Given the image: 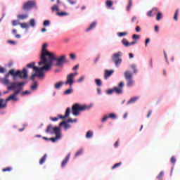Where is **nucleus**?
Here are the masks:
<instances>
[{
	"label": "nucleus",
	"mask_w": 180,
	"mask_h": 180,
	"mask_svg": "<svg viewBox=\"0 0 180 180\" xmlns=\"http://www.w3.org/2000/svg\"><path fill=\"white\" fill-rule=\"evenodd\" d=\"M20 22H19V20H14L12 22L13 26H18V25H20Z\"/></svg>",
	"instance_id": "42"
},
{
	"label": "nucleus",
	"mask_w": 180,
	"mask_h": 180,
	"mask_svg": "<svg viewBox=\"0 0 180 180\" xmlns=\"http://www.w3.org/2000/svg\"><path fill=\"white\" fill-rule=\"evenodd\" d=\"M136 32H137L138 33L141 32V28L140 27V26L136 27Z\"/></svg>",
	"instance_id": "57"
},
{
	"label": "nucleus",
	"mask_w": 180,
	"mask_h": 180,
	"mask_svg": "<svg viewBox=\"0 0 180 180\" xmlns=\"http://www.w3.org/2000/svg\"><path fill=\"white\" fill-rule=\"evenodd\" d=\"M127 35V32H118V36L119 37H123L124 36Z\"/></svg>",
	"instance_id": "40"
},
{
	"label": "nucleus",
	"mask_w": 180,
	"mask_h": 180,
	"mask_svg": "<svg viewBox=\"0 0 180 180\" xmlns=\"http://www.w3.org/2000/svg\"><path fill=\"white\" fill-rule=\"evenodd\" d=\"M179 13V9H176V12L174 13V20H178V14Z\"/></svg>",
	"instance_id": "36"
},
{
	"label": "nucleus",
	"mask_w": 180,
	"mask_h": 180,
	"mask_svg": "<svg viewBox=\"0 0 180 180\" xmlns=\"http://www.w3.org/2000/svg\"><path fill=\"white\" fill-rule=\"evenodd\" d=\"M84 79H85V77L82 76L80 78H79L77 79V82H82V81H84Z\"/></svg>",
	"instance_id": "55"
},
{
	"label": "nucleus",
	"mask_w": 180,
	"mask_h": 180,
	"mask_svg": "<svg viewBox=\"0 0 180 180\" xmlns=\"http://www.w3.org/2000/svg\"><path fill=\"white\" fill-rule=\"evenodd\" d=\"M60 138H58V136H56L55 138H49V141L52 143H56V141L59 140Z\"/></svg>",
	"instance_id": "39"
},
{
	"label": "nucleus",
	"mask_w": 180,
	"mask_h": 180,
	"mask_svg": "<svg viewBox=\"0 0 180 180\" xmlns=\"http://www.w3.org/2000/svg\"><path fill=\"white\" fill-rule=\"evenodd\" d=\"M105 5L107 8H112V6H113V1H112L111 0H107L105 2Z\"/></svg>",
	"instance_id": "26"
},
{
	"label": "nucleus",
	"mask_w": 180,
	"mask_h": 180,
	"mask_svg": "<svg viewBox=\"0 0 180 180\" xmlns=\"http://www.w3.org/2000/svg\"><path fill=\"white\" fill-rule=\"evenodd\" d=\"M20 26L22 29H27L29 28V24L27 22H20Z\"/></svg>",
	"instance_id": "27"
},
{
	"label": "nucleus",
	"mask_w": 180,
	"mask_h": 180,
	"mask_svg": "<svg viewBox=\"0 0 180 180\" xmlns=\"http://www.w3.org/2000/svg\"><path fill=\"white\" fill-rule=\"evenodd\" d=\"M176 162V160L175 158H172L171 159L172 164H175Z\"/></svg>",
	"instance_id": "64"
},
{
	"label": "nucleus",
	"mask_w": 180,
	"mask_h": 180,
	"mask_svg": "<svg viewBox=\"0 0 180 180\" xmlns=\"http://www.w3.org/2000/svg\"><path fill=\"white\" fill-rule=\"evenodd\" d=\"M15 79L16 77L21 78V79H27V69L23 68L22 71L17 70L15 72H14Z\"/></svg>",
	"instance_id": "7"
},
{
	"label": "nucleus",
	"mask_w": 180,
	"mask_h": 180,
	"mask_svg": "<svg viewBox=\"0 0 180 180\" xmlns=\"http://www.w3.org/2000/svg\"><path fill=\"white\" fill-rule=\"evenodd\" d=\"M123 86H124V83L123 82H120L118 86L114 87V91L118 95L123 94Z\"/></svg>",
	"instance_id": "11"
},
{
	"label": "nucleus",
	"mask_w": 180,
	"mask_h": 180,
	"mask_svg": "<svg viewBox=\"0 0 180 180\" xmlns=\"http://www.w3.org/2000/svg\"><path fill=\"white\" fill-rule=\"evenodd\" d=\"M44 161H46V158H41L39 161V164L41 165L44 163Z\"/></svg>",
	"instance_id": "59"
},
{
	"label": "nucleus",
	"mask_w": 180,
	"mask_h": 180,
	"mask_svg": "<svg viewBox=\"0 0 180 180\" xmlns=\"http://www.w3.org/2000/svg\"><path fill=\"white\" fill-rule=\"evenodd\" d=\"M132 39H134V40H139V39H140V35L134 34V35L132 36Z\"/></svg>",
	"instance_id": "52"
},
{
	"label": "nucleus",
	"mask_w": 180,
	"mask_h": 180,
	"mask_svg": "<svg viewBox=\"0 0 180 180\" xmlns=\"http://www.w3.org/2000/svg\"><path fill=\"white\" fill-rule=\"evenodd\" d=\"M70 113H71V108H68L65 115H58V117H59V119H65V117H68V116H70Z\"/></svg>",
	"instance_id": "13"
},
{
	"label": "nucleus",
	"mask_w": 180,
	"mask_h": 180,
	"mask_svg": "<svg viewBox=\"0 0 180 180\" xmlns=\"http://www.w3.org/2000/svg\"><path fill=\"white\" fill-rule=\"evenodd\" d=\"M120 165H122V162H120L114 165L112 167V169H115V168H119Z\"/></svg>",
	"instance_id": "44"
},
{
	"label": "nucleus",
	"mask_w": 180,
	"mask_h": 180,
	"mask_svg": "<svg viewBox=\"0 0 180 180\" xmlns=\"http://www.w3.org/2000/svg\"><path fill=\"white\" fill-rule=\"evenodd\" d=\"M70 58H71V60H75L76 58L75 53H70Z\"/></svg>",
	"instance_id": "54"
},
{
	"label": "nucleus",
	"mask_w": 180,
	"mask_h": 180,
	"mask_svg": "<svg viewBox=\"0 0 180 180\" xmlns=\"http://www.w3.org/2000/svg\"><path fill=\"white\" fill-rule=\"evenodd\" d=\"M67 162H68V159H64L62 162L61 167H64Z\"/></svg>",
	"instance_id": "43"
},
{
	"label": "nucleus",
	"mask_w": 180,
	"mask_h": 180,
	"mask_svg": "<svg viewBox=\"0 0 180 180\" xmlns=\"http://www.w3.org/2000/svg\"><path fill=\"white\" fill-rule=\"evenodd\" d=\"M70 5H75L77 4V0H67Z\"/></svg>",
	"instance_id": "47"
},
{
	"label": "nucleus",
	"mask_w": 180,
	"mask_h": 180,
	"mask_svg": "<svg viewBox=\"0 0 180 180\" xmlns=\"http://www.w3.org/2000/svg\"><path fill=\"white\" fill-rule=\"evenodd\" d=\"M0 72L1 74H4L5 72V68L0 67Z\"/></svg>",
	"instance_id": "61"
},
{
	"label": "nucleus",
	"mask_w": 180,
	"mask_h": 180,
	"mask_svg": "<svg viewBox=\"0 0 180 180\" xmlns=\"http://www.w3.org/2000/svg\"><path fill=\"white\" fill-rule=\"evenodd\" d=\"M51 11L52 12H54V11H57L58 12L59 9H58V6L57 5H54L51 7Z\"/></svg>",
	"instance_id": "37"
},
{
	"label": "nucleus",
	"mask_w": 180,
	"mask_h": 180,
	"mask_svg": "<svg viewBox=\"0 0 180 180\" xmlns=\"http://www.w3.org/2000/svg\"><path fill=\"white\" fill-rule=\"evenodd\" d=\"M64 84L63 82H59L55 84L56 89H60L61 88L62 85Z\"/></svg>",
	"instance_id": "28"
},
{
	"label": "nucleus",
	"mask_w": 180,
	"mask_h": 180,
	"mask_svg": "<svg viewBox=\"0 0 180 180\" xmlns=\"http://www.w3.org/2000/svg\"><path fill=\"white\" fill-rule=\"evenodd\" d=\"M34 65H36V63L34 62H32L27 65V67L28 68H32L35 72L31 75L30 77L31 81H34V78H36L37 77H39V78H41V79L44 78V73L43 72V71H47V70L44 69V66L41 68H37Z\"/></svg>",
	"instance_id": "2"
},
{
	"label": "nucleus",
	"mask_w": 180,
	"mask_h": 180,
	"mask_svg": "<svg viewBox=\"0 0 180 180\" xmlns=\"http://www.w3.org/2000/svg\"><path fill=\"white\" fill-rule=\"evenodd\" d=\"M99 58H101V56L98 55L94 60L95 64H96L97 61H99Z\"/></svg>",
	"instance_id": "60"
},
{
	"label": "nucleus",
	"mask_w": 180,
	"mask_h": 180,
	"mask_svg": "<svg viewBox=\"0 0 180 180\" xmlns=\"http://www.w3.org/2000/svg\"><path fill=\"white\" fill-rule=\"evenodd\" d=\"M95 82L97 86H102V80H101L100 79H96Z\"/></svg>",
	"instance_id": "33"
},
{
	"label": "nucleus",
	"mask_w": 180,
	"mask_h": 180,
	"mask_svg": "<svg viewBox=\"0 0 180 180\" xmlns=\"http://www.w3.org/2000/svg\"><path fill=\"white\" fill-rule=\"evenodd\" d=\"M9 75H12L13 79H15V69L10 70L5 75L4 78H6V79H8Z\"/></svg>",
	"instance_id": "17"
},
{
	"label": "nucleus",
	"mask_w": 180,
	"mask_h": 180,
	"mask_svg": "<svg viewBox=\"0 0 180 180\" xmlns=\"http://www.w3.org/2000/svg\"><path fill=\"white\" fill-rule=\"evenodd\" d=\"M38 86H39V84H37V82H34L33 84L31 85L30 88L32 91H36Z\"/></svg>",
	"instance_id": "24"
},
{
	"label": "nucleus",
	"mask_w": 180,
	"mask_h": 180,
	"mask_svg": "<svg viewBox=\"0 0 180 180\" xmlns=\"http://www.w3.org/2000/svg\"><path fill=\"white\" fill-rule=\"evenodd\" d=\"M56 15H58V16H67L68 15V13L66 12H58Z\"/></svg>",
	"instance_id": "35"
},
{
	"label": "nucleus",
	"mask_w": 180,
	"mask_h": 180,
	"mask_svg": "<svg viewBox=\"0 0 180 180\" xmlns=\"http://www.w3.org/2000/svg\"><path fill=\"white\" fill-rule=\"evenodd\" d=\"M53 125L49 124L46 129V133H51V134H53Z\"/></svg>",
	"instance_id": "22"
},
{
	"label": "nucleus",
	"mask_w": 180,
	"mask_h": 180,
	"mask_svg": "<svg viewBox=\"0 0 180 180\" xmlns=\"http://www.w3.org/2000/svg\"><path fill=\"white\" fill-rule=\"evenodd\" d=\"M158 12V8H154L152 10L149 11L147 13V16L152 17L155 15V14Z\"/></svg>",
	"instance_id": "14"
},
{
	"label": "nucleus",
	"mask_w": 180,
	"mask_h": 180,
	"mask_svg": "<svg viewBox=\"0 0 180 180\" xmlns=\"http://www.w3.org/2000/svg\"><path fill=\"white\" fill-rule=\"evenodd\" d=\"M124 77L127 81V86H133L134 84V80H133V75L130 71L127 70L124 73Z\"/></svg>",
	"instance_id": "6"
},
{
	"label": "nucleus",
	"mask_w": 180,
	"mask_h": 180,
	"mask_svg": "<svg viewBox=\"0 0 180 180\" xmlns=\"http://www.w3.org/2000/svg\"><path fill=\"white\" fill-rule=\"evenodd\" d=\"M3 172H11L12 171V167H6V168H4L2 169Z\"/></svg>",
	"instance_id": "41"
},
{
	"label": "nucleus",
	"mask_w": 180,
	"mask_h": 180,
	"mask_svg": "<svg viewBox=\"0 0 180 180\" xmlns=\"http://www.w3.org/2000/svg\"><path fill=\"white\" fill-rule=\"evenodd\" d=\"M148 43H150V39L149 38L146 39V42H145L146 47H147V44H148Z\"/></svg>",
	"instance_id": "63"
},
{
	"label": "nucleus",
	"mask_w": 180,
	"mask_h": 180,
	"mask_svg": "<svg viewBox=\"0 0 180 180\" xmlns=\"http://www.w3.org/2000/svg\"><path fill=\"white\" fill-rule=\"evenodd\" d=\"M133 6V3L131 2V0H129V4L127 7V11H130V8Z\"/></svg>",
	"instance_id": "38"
},
{
	"label": "nucleus",
	"mask_w": 180,
	"mask_h": 180,
	"mask_svg": "<svg viewBox=\"0 0 180 180\" xmlns=\"http://www.w3.org/2000/svg\"><path fill=\"white\" fill-rule=\"evenodd\" d=\"M65 84V85H70V86H72V84H74V75L72 73L68 75L67 80Z\"/></svg>",
	"instance_id": "12"
},
{
	"label": "nucleus",
	"mask_w": 180,
	"mask_h": 180,
	"mask_svg": "<svg viewBox=\"0 0 180 180\" xmlns=\"http://www.w3.org/2000/svg\"><path fill=\"white\" fill-rule=\"evenodd\" d=\"M77 119L72 120V119L70 118L68 120V123H77Z\"/></svg>",
	"instance_id": "45"
},
{
	"label": "nucleus",
	"mask_w": 180,
	"mask_h": 180,
	"mask_svg": "<svg viewBox=\"0 0 180 180\" xmlns=\"http://www.w3.org/2000/svg\"><path fill=\"white\" fill-rule=\"evenodd\" d=\"M119 143H120V141L117 140L115 143L114 144V147H115V148H117V147H119Z\"/></svg>",
	"instance_id": "58"
},
{
	"label": "nucleus",
	"mask_w": 180,
	"mask_h": 180,
	"mask_svg": "<svg viewBox=\"0 0 180 180\" xmlns=\"http://www.w3.org/2000/svg\"><path fill=\"white\" fill-rule=\"evenodd\" d=\"M108 119H109V115H105L103 118H102V120H101V122H105V121H107L108 120Z\"/></svg>",
	"instance_id": "53"
},
{
	"label": "nucleus",
	"mask_w": 180,
	"mask_h": 180,
	"mask_svg": "<svg viewBox=\"0 0 180 180\" xmlns=\"http://www.w3.org/2000/svg\"><path fill=\"white\" fill-rule=\"evenodd\" d=\"M161 19H162V14L161 12H158L156 15V20H161Z\"/></svg>",
	"instance_id": "32"
},
{
	"label": "nucleus",
	"mask_w": 180,
	"mask_h": 180,
	"mask_svg": "<svg viewBox=\"0 0 180 180\" xmlns=\"http://www.w3.org/2000/svg\"><path fill=\"white\" fill-rule=\"evenodd\" d=\"M122 43L124 44V46H125V47H129L130 46V43L127 41L126 39H122Z\"/></svg>",
	"instance_id": "29"
},
{
	"label": "nucleus",
	"mask_w": 180,
	"mask_h": 180,
	"mask_svg": "<svg viewBox=\"0 0 180 180\" xmlns=\"http://www.w3.org/2000/svg\"><path fill=\"white\" fill-rule=\"evenodd\" d=\"M18 19L20 20H25V19H27L29 18L28 14H20L17 16Z\"/></svg>",
	"instance_id": "19"
},
{
	"label": "nucleus",
	"mask_w": 180,
	"mask_h": 180,
	"mask_svg": "<svg viewBox=\"0 0 180 180\" xmlns=\"http://www.w3.org/2000/svg\"><path fill=\"white\" fill-rule=\"evenodd\" d=\"M83 150L82 149L79 150L76 153H75V157H78L79 155H81L82 154Z\"/></svg>",
	"instance_id": "50"
},
{
	"label": "nucleus",
	"mask_w": 180,
	"mask_h": 180,
	"mask_svg": "<svg viewBox=\"0 0 180 180\" xmlns=\"http://www.w3.org/2000/svg\"><path fill=\"white\" fill-rule=\"evenodd\" d=\"M139 96H135V97H132L129 99V101L127 102L128 105H130L131 103H135V102H137V101H139Z\"/></svg>",
	"instance_id": "18"
},
{
	"label": "nucleus",
	"mask_w": 180,
	"mask_h": 180,
	"mask_svg": "<svg viewBox=\"0 0 180 180\" xmlns=\"http://www.w3.org/2000/svg\"><path fill=\"white\" fill-rule=\"evenodd\" d=\"M162 176H164V172L163 171L160 172L159 175L157 176V179H161V178H162Z\"/></svg>",
	"instance_id": "48"
},
{
	"label": "nucleus",
	"mask_w": 180,
	"mask_h": 180,
	"mask_svg": "<svg viewBox=\"0 0 180 180\" xmlns=\"http://www.w3.org/2000/svg\"><path fill=\"white\" fill-rule=\"evenodd\" d=\"M53 61L56 62V67H63V65L67 63V56L62 55L59 58H57L54 53H52L49 57L47 63L44 65V70H47V71H49L53 66Z\"/></svg>",
	"instance_id": "1"
},
{
	"label": "nucleus",
	"mask_w": 180,
	"mask_h": 180,
	"mask_svg": "<svg viewBox=\"0 0 180 180\" xmlns=\"http://www.w3.org/2000/svg\"><path fill=\"white\" fill-rule=\"evenodd\" d=\"M50 120H51L52 122H57V120H58V118L51 117Z\"/></svg>",
	"instance_id": "56"
},
{
	"label": "nucleus",
	"mask_w": 180,
	"mask_h": 180,
	"mask_svg": "<svg viewBox=\"0 0 180 180\" xmlns=\"http://www.w3.org/2000/svg\"><path fill=\"white\" fill-rule=\"evenodd\" d=\"M6 101L4 103V98H0V109H5L6 108L7 104Z\"/></svg>",
	"instance_id": "21"
},
{
	"label": "nucleus",
	"mask_w": 180,
	"mask_h": 180,
	"mask_svg": "<svg viewBox=\"0 0 180 180\" xmlns=\"http://www.w3.org/2000/svg\"><path fill=\"white\" fill-rule=\"evenodd\" d=\"M47 46H48L47 44H44L42 45L41 56H40L41 61L38 63L39 65H44V64H47L48 60L53 53V52H50L46 50Z\"/></svg>",
	"instance_id": "3"
},
{
	"label": "nucleus",
	"mask_w": 180,
	"mask_h": 180,
	"mask_svg": "<svg viewBox=\"0 0 180 180\" xmlns=\"http://www.w3.org/2000/svg\"><path fill=\"white\" fill-rule=\"evenodd\" d=\"M8 43H9L10 44H16V41H12V40H8Z\"/></svg>",
	"instance_id": "62"
},
{
	"label": "nucleus",
	"mask_w": 180,
	"mask_h": 180,
	"mask_svg": "<svg viewBox=\"0 0 180 180\" xmlns=\"http://www.w3.org/2000/svg\"><path fill=\"white\" fill-rule=\"evenodd\" d=\"M113 72H115V70H105L104 73L105 79H108L109 77H110V75L113 74Z\"/></svg>",
	"instance_id": "15"
},
{
	"label": "nucleus",
	"mask_w": 180,
	"mask_h": 180,
	"mask_svg": "<svg viewBox=\"0 0 180 180\" xmlns=\"http://www.w3.org/2000/svg\"><path fill=\"white\" fill-rule=\"evenodd\" d=\"M20 94V89L14 91V93L12 95L8 96L6 99V102H9V101H13V102H18V101H19V98H18V95H19Z\"/></svg>",
	"instance_id": "10"
},
{
	"label": "nucleus",
	"mask_w": 180,
	"mask_h": 180,
	"mask_svg": "<svg viewBox=\"0 0 180 180\" xmlns=\"http://www.w3.org/2000/svg\"><path fill=\"white\" fill-rule=\"evenodd\" d=\"M30 25L32 26V27H34V26H36V21L34 19L32 18L30 20Z\"/></svg>",
	"instance_id": "34"
},
{
	"label": "nucleus",
	"mask_w": 180,
	"mask_h": 180,
	"mask_svg": "<svg viewBox=\"0 0 180 180\" xmlns=\"http://www.w3.org/2000/svg\"><path fill=\"white\" fill-rule=\"evenodd\" d=\"M72 88H70L64 91L63 95H70V94H72Z\"/></svg>",
	"instance_id": "31"
},
{
	"label": "nucleus",
	"mask_w": 180,
	"mask_h": 180,
	"mask_svg": "<svg viewBox=\"0 0 180 180\" xmlns=\"http://www.w3.org/2000/svg\"><path fill=\"white\" fill-rule=\"evenodd\" d=\"M92 108V104L89 105H81L79 103H75L72 106V113L74 116H79V112H84L85 110H89Z\"/></svg>",
	"instance_id": "4"
},
{
	"label": "nucleus",
	"mask_w": 180,
	"mask_h": 180,
	"mask_svg": "<svg viewBox=\"0 0 180 180\" xmlns=\"http://www.w3.org/2000/svg\"><path fill=\"white\" fill-rule=\"evenodd\" d=\"M108 117L110 119H116L117 116H116V114L115 113H111L108 115Z\"/></svg>",
	"instance_id": "46"
},
{
	"label": "nucleus",
	"mask_w": 180,
	"mask_h": 180,
	"mask_svg": "<svg viewBox=\"0 0 180 180\" xmlns=\"http://www.w3.org/2000/svg\"><path fill=\"white\" fill-rule=\"evenodd\" d=\"M95 26H96V22H92L90 26L86 30V32H89V30H92V29H95Z\"/></svg>",
	"instance_id": "23"
},
{
	"label": "nucleus",
	"mask_w": 180,
	"mask_h": 180,
	"mask_svg": "<svg viewBox=\"0 0 180 180\" xmlns=\"http://www.w3.org/2000/svg\"><path fill=\"white\" fill-rule=\"evenodd\" d=\"M33 8L37 9V5L36 4V1L29 0L23 4L22 10L24 12H29V10L33 9Z\"/></svg>",
	"instance_id": "5"
},
{
	"label": "nucleus",
	"mask_w": 180,
	"mask_h": 180,
	"mask_svg": "<svg viewBox=\"0 0 180 180\" xmlns=\"http://www.w3.org/2000/svg\"><path fill=\"white\" fill-rule=\"evenodd\" d=\"M113 92H115V89H108V90L107 91L108 95H112V94H113Z\"/></svg>",
	"instance_id": "51"
},
{
	"label": "nucleus",
	"mask_w": 180,
	"mask_h": 180,
	"mask_svg": "<svg viewBox=\"0 0 180 180\" xmlns=\"http://www.w3.org/2000/svg\"><path fill=\"white\" fill-rule=\"evenodd\" d=\"M0 82L1 84H4V85H9V79H8L6 78L1 79L0 80Z\"/></svg>",
	"instance_id": "25"
},
{
	"label": "nucleus",
	"mask_w": 180,
	"mask_h": 180,
	"mask_svg": "<svg viewBox=\"0 0 180 180\" xmlns=\"http://www.w3.org/2000/svg\"><path fill=\"white\" fill-rule=\"evenodd\" d=\"M26 84L25 82H13L11 84V86H8V91H13L15 89H20L22 91V86Z\"/></svg>",
	"instance_id": "9"
},
{
	"label": "nucleus",
	"mask_w": 180,
	"mask_h": 180,
	"mask_svg": "<svg viewBox=\"0 0 180 180\" xmlns=\"http://www.w3.org/2000/svg\"><path fill=\"white\" fill-rule=\"evenodd\" d=\"M122 56H123V53H122V52H117L112 55V60L114 64H115L116 67H119V65L122 64V58H120Z\"/></svg>",
	"instance_id": "8"
},
{
	"label": "nucleus",
	"mask_w": 180,
	"mask_h": 180,
	"mask_svg": "<svg viewBox=\"0 0 180 180\" xmlns=\"http://www.w3.org/2000/svg\"><path fill=\"white\" fill-rule=\"evenodd\" d=\"M53 133H55L56 134V136H58V139H61V134L60 132V127H54L53 129Z\"/></svg>",
	"instance_id": "16"
},
{
	"label": "nucleus",
	"mask_w": 180,
	"mask_h": 180,
	"mask_svg": "<svg viewBox=\"0 0 180 180\" xmlns=\"http://www.w3.org/2000/svg\"><path fill=\"white\" fill-rule=\"evenodd\" d=\"M63 124L64 125L65 130H67L68 129H70V127H71V126H70V124L67 123V122L65 121H63L62 122H60L59 124V126H63Z\"/></svg>",
	"instance_id": "20"
},
{
	"label": "nucleus",
	"mask_w": 180,
	"mask_h": 180,
	"mask_svg": "<svg viewBox=\"0 0 180 180\" xmlns=\"http://www.w3.org/2000/svg\"><path fill=\"white\" fill-rule=\"evenodd\" d=\"M94 136V132L91 131H88L86 134V139H91V137Z\"/></svg>",
	"instance_id": "30"
},
{
	"label": "nucleus",
	"mask_w": 180,
	"mask_h": 180,
	"mask_svg": "<svg viewBox=\"0 0 180 180\" xmlns=\"http://www.w3.org/2000/svg\"><path fill=\"white\" fill-rule=\"evenodd\" d=\"M44 26H50V20H46L44 23H43Z\"/></svg>",
	"instance_id": "49"
}]
</instances>
